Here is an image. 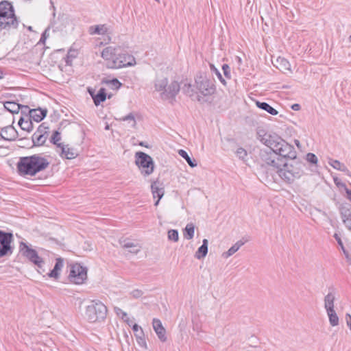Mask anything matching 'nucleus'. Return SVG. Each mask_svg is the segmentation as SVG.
<instances>
[{
	"label": "nucleus",
	"instance_id": "42",
	"mask_svg": "<svg viewBox=\"0 0 351 351\" xmlns=\"http://www.w3.org/2000/svg\"><path fill=\"white\" fill-rule=\"evenodd\" d=\"M334 182L337 186L343 187L346 193V198L351 202V190L347 188L346 184L337 182V179L335 178Z\"/></svg>",
	"mask_w": 351,
	"mask_h": 351
},
{
	"label": "nucleus",
	"instance_id": "47",
	"mask_svg": "<svg viewBox=\"0 0 351 351\" xmlns=\"http://www.w3.org/2000/svg\"><path fill=\"white\" fill-rule=\"evenodd\" d=\"M222 70H223V75H225V77L228 79H230L231 78L230 67L227 64H224L222 66Z\"/></svg>",
	"mask_w": 351,
	"mask_h": 351
},
{
	"label": "nucleus",
	"instance_id": "57",
	"mask_svg": "<svg viewBox=\"0 0 351 351\" xmlns=\"http://www.w3.org/2000/svg\"><path fill=\"white\" fill-rule=\"evenodd\" d=\"M140 328H141V327H140L137 324L134 323L132 326V330L134 331V332H138V330H140Z\"/></svg>",
	"mask_w": 351,
	"mask_h": 351
},
{
	"label": "nucleus",
	"instance_id": "45",
	"mask_svg": "<svg viewBox=\"0 0 351 351\" xmlns=\"http://www.w3.org/2000/svg\"><path fill=\"white\" fill-rule=\"evenodd\" d=\"M119 120H121L122 121H132L133 122V124H132L133 127H135V125L136 124L135 117H134L133 113H132V112L128 114L126 116H124V117L120 118Z\"/></svg>",
	"mask_w": 351,
	"mask_h": 351
},
{
	"label": "nucleus",
	"instance_id": "5",
	"mask_svg": "<svg viewBox=\"0 0 351 351\" xmlns=\"http://www.w3.org/2000/svg\"><path fill=\"white\" fill-rule=\"evenodd\" d=\"M19 21L15 15L11 3L7 1L0 2V29H16Z\"/></svg>",
	"mask_w": 351,
	"mask_h": 351
},
{
	"label": "nucleus",
	"instance_id": "27",
	"mask_svg": "<svg viewBox=\"0 0 351 351\" xmlns=\"http://www.w3.org/2000/svg\"><path fill=\"white\" fill-rule=\"evenodd\" d=\"M92 97L95 106H99L106 99V89L104 88H101L96 95H92Z\"/></svg>",
	"mask_w": 351,
	"mask_h": 351
},
{
	"label": "nucleus",
	"instance_id": "6",
	"mask_svg": "<svg viewBox=\"0 0 351 351\" xmlns=\"http://www.w3.org/2000/svg\"><path fill=\"white\" fill-rule=\"evenodd\" d=\"M107 307L99 300H93L86 308V317L90 323L104 321L107 315Z\"/></svg>",
	"mask_w": 351,
	"mask_h": 351
},
{
	"label": "nucleus",
	"instance_id": "55",
	"mask_svg": "<svg viewBox=\"0 0 351 351\" xmlns=\"http://www.w3.org/2000/svg\"><path fill=\"white\" fill-rule=\"evenodd\" d=\"M346 319L347 325L348 326V327L350 328V329L351 330V315L349 313H347L346 315Z\"/></svg>",
	"mask_w": 351,
	"mask_h": 351
},
{
	"label": "nucleus",
	"instance_id": "25",
	"mask_svg": "<svg viewBox=\"0 0 351 351\" xmlns=\"http://www.w3.org/2000/svg\"><path fill=\"white\" fill-rule=\"evenodd\" d=\"M256 105L258 108L267 112L271 115H277L278 114V111L267 102L256 101Z\"/></svg>",
	"mask_w": 351,
	"mask_h": 351
},
{
	"label": "nucleus",
	"instance_id": "23",
	"mask_svg": "<svg viewBox=\"0 0 351 351\" xmlns=\"http://www.w3.org/2000/svg\"><path fill=\"white\" fill-rule=\"evenodd\" d=\"M276 66L283 73L291 70V64L285 58L278 57L276 60Z\"/></svg>",
	"mask_w": 351,
	"mask_h": 351
},
{
	"label": "nucleus",
	"instance_id": "20",
	"mask_svg": "<svg viewBox=\"0 0 351 351\" xmlns=\"http://www.w3.org/2000/svg\"><path fill=\"white\" fill-rule=\"evenodd\" d=\"M63 267V259L60 257L56 259V264L52 270L48 273V276L57 279L59 277V272Z\"/></svg>",
	"mask_w": 351,
	"mask_h": 351
},
{
	"label": "nucleus",
	"instance_id": "33",
	"mask_svg": "<svg viewBox=\"0 0 351 351\" xmlns=\"http://www.w3.org/2000/svg\"><path fill=\"white\" fill-rule=\"evenodd\" d=\"M244 244V242L242 241H237L235 244H234L227 252L223 254V256L225 258H228L229 256L233 255L235 252H237L239 248Z\"/></svg>",
	"mask_w": 351,
	"mask_h": 351
},
{
	"label": "nucleus",
	"instance_id": "56",
	"mask_svg": "<svg viewBox=\"0 0 351 351\" xmlns=\"http://www.w3.org/2000/svg\"><path fill=\"white\" fill-rule=\"evenodd\" d=\"M134 335H135L136 339L138 338H141L142 337H144V333H143V329L140 328V330H138V332H135Z\"/></svg>",
	"mask_w": 351,
	"mask_h": 351
},
{
	"label": "nucleus",
	"instance_id": "62",
	"mask_svg": "<svg viewBox=\"0 0 351 351\" xmlns=\"http://www.w3.org/2000/svg\"><path fill=\"white\" fill-rule=\"evenodd\" d=\"M197 100L199 102H203L204 98L202 96L197 95Z\"/></svg>",
	"mask_w": 351,
	"mask_h": 351
},
{
	"label": "nucleus",
	"instance_id": "10",
	"mask_svg": "<svg viewBox=\"0 0 351 351\" xmlns=\"http://www.w3.org/2000/svg\"><path fill=\"white\" fill-rule=\"evenodd\" d=\"M13 240V234L0 230V257L12 254V248L11 243Z\"/></svg>",
	"mask_w": 351,
	"mask_h": 351
},
{
	"label": "nucleus",
	"instance_id": "30",
	"mask_svg": "<svg viewBox=\"0 0 351 351\" xmlns=\"http://www.w3.org/2000/svg\"><path fill=\"white\" fill-rule=\"evenodd\" d=\"M3 105L5 110L12 114L18 113L21 109V105L14 101H5Z\"/></svg>",
	"mask_w": 351,
	"mask_h": 351
},
{
	"label": "nucleus",
	"instance_id": "51",
	"mask_svg": "<svg viewBox=\"0 0 351 351\" xmlns=\"http://www.w3.org/2000/svg\"><path fill=\"white\" fill-rule=\"evenodd\" d=\"M136 341H137L138 344L141 347L147 348V343H146V341H145L144 337L137 339Z\"/></svg>",
	"mask_w": 351,
	"mask_h": 351
},
{
	"label": "nucleus",
	"instance_id": "31",
	"mask_svg": "<svg viewBox=\"0 0 351 351\" xmlns=\"http://www.w3.org/2000/svg\"><path fill=\"white\" fill-rule=\"evenodd\" d=\"M101 82L102 84H105L108 85L109 87H110L112 89L114 90H118L122 86V84L117 78H113L112 80L104 78Z\"/></svg>",
	"mask_w": 351,
	"mask_h": 351
},
{
	"label": "nucleus",
	"instance_id": "49",
	"mask_svg": "<svg viewBox=\"0 0 351 351\" xmlns=\"http://www.w3.org/2000/svg\"><path fill=\"white\" fill-rule=\"evenodd\" d=\"M130 295L132 298L137 299L141 298L143 295V291L141 289H134L130 292Z\"/></svg>",
	"mask_w": 351,
	"mask_h": 351
},
{
	"label": "nucleus",
	"instance_id": "9",
	"mask_svg": "<svg viewBox=\"0 0 351 351\" xmlns=\"http://www.w3.org/2000/svg\"><path fill=\"white\" fill-rule=\"evenodd\" d=\"M87 268L80 263H74L71 265L69 280L75 285H82L87 279Z\"/></svg>",
	"mask_w": 351,
	"mask_h": 351
},
{
	"label": "nucleus",
	"instance_id": "12",
	"mask_svg": "<svg viewBox=\"0 0 351 351\" xmlns=\"http://www.w3.org/2000/svg\"><path fill=\"white\" fill-rule=\"evenodd\" d=\"M180 90V84L177 81H173L165 91L162 92L160 97L162 99H174Z\"/></svg>",
	"mask_w": 351,
	"mask_h": 351
},
{
	"label": "nucleus",
	"instance_id": "54",
	"mask_svg": "<svg viewBox=\"0 0 351 351\" xmlns=\"http://www.w3.org/2000/svg\"><path fill=\"white\" fill-rule=\"evenodd\" d=\"M341 215H342V219L343 220L344 219H346V218H351V213L349 210H346L345 212H342L341 213Z\"/></svg>",
	"mask_w": 351,
	"mask_h": 351
},
{
	"label": "nucleus",
	"instance_id": "52",
	"mask_svg": "<svg viewBox=\"0 0 351 351\" xmlns=\"http://www.w3.org/2000/svg\"><path fill=\"white\" fill-rule=\"evenodd\" d=\"M51 242L54 243L56 245H60V242L56 239L51 237H48L47 235H45V242Z\"/></svg>",
	"mask_w": 351,
	"mask_h": 351
},
{
	"label": "nucleus",
	"instance_id": "22",
	"mask_svg": "<svg viewBox=\"0 0 351 351\" xmlns=\"http://www.w3.org/2000/svg\"><path fill=\"white\" fill-rule=\"evenodd\" d=\"M121 243L123 248L128 249V252L132 254H136L141 250V247L137 243L128 240H124Z\"/></svg>",
	"mask_w": 351,
	"mask_h": 351
},
{
	"label": "nucleus",
	"instance_id": "39",
	"mask_svg": "<svg viewBox=\"0 0 351 351\" xmlns=\"http://www.w3.org/2000/svg\"><path fill=\"white\" fill-rule=\"evenodd\" d=\"M64 52L63 50H58L52 53H51L49 56V61H51L55 64L58 63L59 60H61V56Z\"/></svg>",
	"mask_w": 351,
	"mask_h": 351
},
{
	"label": "nucleus",
	"instance_id": "14",
	"mask_svg": "<svg viewBox=\"0 0 351 351\" xmlns=\"http://www.w3.org/2000/svg\"><path fill=\"white\" fill-rule=\"evenodd\" d=\"M152 325L158 339L162 342H165L167 341L166 330L163 327L161 321L157 318H154Z\"/></svg>",
	"mask_w": 351,
	"mask_h": 351
},
{
	"label": "nucleus",
	"instance_id": "46",
	"mask_svg": "<svg viewBox=\"0 0 351 351\" xmlns=\"http://www.w3.org/2000/svg\"><path fill=\"white\" fill-rule=\"evenodd\" d=\"M306 160L311 164H317V157L313 153L307 154Z\"/></svg>",
	"mask_w": 351,
	"mask_h": 351
},
{
	"label": "nucleus",
	"instance_id": "17",
	"mask_svg": "<svg viewBox=\"0 0 351 351\" xmlns=\"http://www.w3.org/2000/svg\"><path fill=\"white\" fill-rule=\"evenodd\" d=\"M44 123H41L37 131L32 135V142L34 146H40L44 145Z\"/></svg>",
	"mask_w": 351,
	"mask_h": 351
},
{
	"label": "nucleus",
	"instance_id": "15",
	"mask_svg": "<svg viewBox=\"0 0 351 351\" xmlns=\"http://www.w3.org/2000/svg\"><path fill=\"white\" fill-rule=\"evenodd\" d=\"M57 152L60 154V156L62 158L66 159H73L77 156V154L75 152L74 149L69 147L68 145H64V146L58 145V149H57Z\"/></svg>",
	"mask_w": 351,
	"mask_h": 351
},
{
	"label": "nucleus",
	"instance_id": "43",
	"mask_svg": "<svg viewBox=\"0 0 351 351\" xmlns=\"http://www.w3.org/2000/svg\"><path fill=\"white\" fill-rule=\"evenodd\" d=\"M182 91L186 95L189 97H192L194 94V90L192 88V86L191 84H186L182 88Z\"/></svg>",
	"mask_w": 351,
	"mask_h": 351
},
{
	"label": "nucleus",
	"instance_id": "24",
	"mask_svg": "<svg viewBox=\"0 0 351 351\" xmlns=\"http://www.w3.org/2000/svg\"><path fill=\"white\" fill-rule=\"evenodd\" d=\"M50 4H51V5H50L49 10H51V14L53 16V19L50 20L49 25H48V27L47 28H45V40H47V38L48 37V31H49L50 29H53V31L55 32L54 28H58L57 27H56V21L55 19L56 12H55V7L53 5V2L52 1V0H50Z\"/></svg>",
	"mask_w": 351,
	"mask_h": 351
},
{
	"label": "nucleus",
	"instance_id": "44",
	"mask_svg": "<svg viewBox=\"0 0 351 351\" xmlns=\"http://www.w3.org/2000/svg\"><path fill=\"white\" fill-rule=\"evenodd\" d=\"M236 154L239 157V159L244 160L247 155V151L244 148L239 147L237 149Z\"/></svg>",
	"mask_w": 351,
	"mask_h": 351
},
{
	"label": "nucleus",
	"instance_id": "7",
	"mask_svg": "<svg viewBox=\"0 0 351 351\" xmlns=\"http://www.w3.org/2000/svg\"><path fill=\"white\" fill-rule=\"evenodd\" d=\"M195 84L196 89L204 96H210L216 91L214 81L206 73H198L195 77Z\"/></svg>",
	"mask_w": 351,
	"mask_h": 351
},
{
	"label": "nucleus",
	"instance_id": "11",
	"mask_svg": "<svg viewBox=\"0 0 351 351\" xmlns=\"http://www.w3.org/2000/svg\"><path fill=\"white\" fill-rule=\"evenodd\" d=\"M19 249L21 254L26 257L31 262L40 267V265L43 263V260L38 256L37 252L29 247L25 243L21 242L19 245Z\"/></svg>",
	"mask_w": 351,
	"mask_h": 351
},
{
	"label": "nucleus",
	"instance_id": "40",
	"mask_svg": "<svg viewBox=\"0 0 351 351\" xmlns=\"http://www.w3.org/2000/svg\"><path fill=\"white\" fill-rule=\"evenodd\" d=\"M210 71L213 73H215L217 77H218V79L219 80V81L221 82V83L224 85V86H226V81L225 80V79L222 77L220 71L215 66L214 64H210Z\"/></svg>",
	"mask_w": 351,
	"mask_h": 351
},
{
	"label": "nucleus",
	"instance_id": "34",
	"mask_svg": "<svg viewBox=\"0 0 351 351\" xmlns=\"http://www.w3.org/2000/svg\"><path fill=\"white\" fill-rule=\"evenodd\" d=\"M50 143L56 145V150L58 149V145L60 146H64V144L62 143H60L61 141V134L58 130H55L53 132L52 136L50 138Z\"/></svg>",
	"mask_w": 351,
	"mask_h": 351
},
{
	"label": "nucleus",
	"instance_id": "18",
	"mask_svg": "<svg viewBox=\"0 0 351 351\" xmlns=\"http://www.w3.org/2000/svg\"><path fill=\"white\" fill-rule=\"evenodd\" d=\"M28 117L32 121H34L36 123H39L44 119V109L39 108L29 110Z\"/></svg>",
	"mask_w": 351,
	"mask_h": 351
},
{
	"label": "nucleus",
	"instance_id": "1",
	"mask_svg": "<svg viewBox=\"0 0 351 351\" xmlns=\"http://www.w3.org/2000/svg\"><path fill=\"white\" fill-rule=\"evenodd\" d=\"M257 138L267 148L259 152V161L262 167L278 173L283 162L295 158V147L276 134H269L261 130L257 132Z\"/></svg>",
	"mask_w": 351,
	"mask_h": 351
},
{
	"label": "nucleus",
	"instance_id": "53",
	"mask_svg": "<svg viewBox=\"0 0 351 351\" xmlns=\"http://www.w3.org/2000/svg\"><path fill=\"white\" fill-rule=\"evenodd\" d=\"M343 223L348 228V229L351 232V218H346L343 219Z\"/></svg>",
	"mask_w": 351,
	"mask_h": 351
},
{
	"label": "nucleus",
	"instance_id": "16",
	"mask_svg": "<svg viewBox=\"0 0 351 351\" xmlns=\"http://www.w3.org/2000/svg\"><path fill=\"white\" fill-rule=\"evenodd\" d=\"M16 134L17 132L13 127L8 126L1 130L0 138L8 141H12L16 138Z\"/></svg>",
	"mask_w": 351,
	"mask_h": 351
},
{
	"label": "nucleus",
	"instance_id": "29",
	"mask_svg": "<svg viewBox=\"0 0 351 351\" xmlns=\"http://www.w3.org/2000/svg\"><path fill=\"white\" fill-rule=\"evenodd\" d=\"M168 85V79L167 77L158 78L155 82V89L158 92H163Z\"/></svg>",
	"mask_w": 351,
	"mask_h": 351
},
{
	"label": "nucleus",
	"instance_id": "48",
	"mask_svg": "<svg viewBox=\"0 0 351 351\" xmlns=\"http://www.w3.org/2000/svg\"><path fill=\"white\" fill-rule=\"evenodd\" d=\"M335 237L338 243V244L341 246V248L343 252V254H345V256H346V258H348V251L345 249L344 246H343V242L341 241V239L338 237V235L337 234H335Z\"/></svg>",
	"mask_w": 351,
	"mask_h": 351
},
{
	"label": "nucleus",
	"instance_id": "50",
	"mask_svg": "<svg viewBox=\"0 0 351 351\" xmlns=\"http://www.w3.org/2000/svg\"><path fill=\"white\" fill-rule=\"evenodd\" d=\"M114 311L123 320L128 317V314L120 308L115 307Z\"/></svg>",
	"mask_w": 351,
	"mask_h": 351
},
{
	"label": "nucleus",
	"instance_id": "13",
	"mask_svg": "<svg viewBox=\"0 0 351 351\" xmlns=\"http://www.w3.org/2000/svg\"><path fill=\"white\" fill-rule=\"evenodd\" d=\"M151 190L154 198L158 197V199L154 203V205L157 206L165 194V189L162 186V184H160L158 180L153 182L151 184Z\"/></svg>",
	"mask_w": 351,
	"mask_h": 351
},
{
	"label": "nucleus",
	"instance_id": "28",
	"mask_svg": "<svg viewBox=\"0 0 351 351\" xmlns=\"http://www.w3.org/2000/svg\"><path fill=\"white\" fill-rule=\"evenodd\" d=\"M328 164L332 167L334 169L343 171L346 173L347 175H348L349 170L347 168V167L343 164L341 163L340 161L337 160H334L332 158H330L328 160Z\"/></svg>",
	"mask_w": 351,
	"mask_h": 351
},
{
	"label": "nucleus",
	"instance_id": "4",
	"mask_svg": "<svg viewBox=\"0 0 351 351\" xmlns=\"http://www.w3.org/2000/svg\"><path fill=\"white\" fill-rule=\"evenodd\" d=\"M16 169L21 176H34L44 169V157L38 154L21 157Z\"/></svg>",
	"mask_w": 351,
	"mask_h": 351
},
{
	"label": "nucleus",
	"instance_id": "26",
	"mask_svg": "<svg viewBox=\"0 0 351 351\" xmlns=\"http://www.w3.org/2000/svg\"><path fill=\"white\" fill-rule=\"evenodd\" d=\"M21 130L29 132L32 130L33 124L31 119L26 115V117H21L18 123Z\"/></svg>",
	"mask_w": 351,
	"mask_h": 351
},
{
	"label": "nucleus",
	"instance_id": "38",
	"mask_svg": "<svg viewBox=\"0 0 351 351\" xmlns=\"http://www.w3.org/2000/svg\"><path fill=\"white\" fill-rule=\"evenodd\" d=\"M328 318H329V322L331 326H335L339 324V317L335 312V310L327 312Z\"/></svg>",
	"mask_w": 351,
	"mask_h": 351
},
{
	"label": "nucleus",
	"instance_id": "2",
	"mask_svg": "<svg viewBox=\"0 0 351 351\" xmlns=\"http://www.w3.org/2000/svg\"><path fill=\"white\" fill-rule=\"evenodd\" d=\"M101 57L107 61L106 66L109 69H120L136 64L135 58L120 46L106 47L101 52Z\"/></svg>",
	"mask_w": 351,
	"mask_h": 351
},
{
	"label": "nucleus",
	"instance_id": "3",
	"mask_svg": "<svg viewBox=\"0 0 351 351\" xmlns=\"http://www.w3.org/2000/svg\"><path fill=\"white\" fill-rule=\"evenodd\" d=\"M306 163L295 158L284 160L278 171V176L286 182L291 183L300 178L304 173Z\"/></svg>",
	"mask_w": 351,
	"mask_h": 351
},
{
	"label": "nucleus",
	"instance_id": "19",
	"mask_svg": "<svg viewBox=\"0 0 351 351\" xmlns=\"http://www.w3.org/2000/svg\"><path fill=\"white\" fill-rule=\"evenodd\" d=\"M78 51L75 49L71 48L66 56L63 53L61 56V60H64L67 66H71L73 60L78 56Z\"/></svg>",
	"mask_w": 351,
	"mask_h": 351
},
{
	"label": "nucleus",
	"instance_id": "63",
	"mask_svg": "<svg viewBox=\"0 0 351 351\" xmlns=\"http://www.w3.org/2000/svg\"><path fill=\"white\" fill-rule=\"evenodd\" d=\"M139 145H141L142 147H149V146L147 145H146L145 143L143 141L140 142Z\"/></svg>",
	"mask_w": 351,
	"mask_h": 351
},
{
	"label": "nucleus",
	"instance_id": "58",
	"mask_svg": "<svg viewBox=\"0 0 351 351\" xmlns=\"http://www.w3.org/2000/svg\"><path fill=\"white\" fill-rule=\"evenodd\" d=\"M124 322H126L128 324V325L130 327H132V326L134 324L133 323V320L132 319H130L128 317H127L126 318H125L124 319Z\"/></svg>",
	"mask_w": 351,
	"mask_h": 351
},
{
	"label": "nucleus",
	"instance_id": "64",
	"mask_svg": "<svg viewBox=\"0 0 351 351\" xmlns=\"http://www.w3.org/2000/svg\"><path fill=\"white\" fill-rule=\"evenodd\" d=\"M3 77V73L1 71H0V79H2Z\"/></svg>",
	"mask_w": 351,
	"mask_h": 351
},
{
	"label": "nucleus",
	"instance_id": "59",
	"mask_svg": "<svg viewBox=\"0 0 351 351\" xmlns=\"http://www.w3.org/2000/svg\"><path fill=\"white\" fill-rule=\"evenodd\" d=\"M21 112L23 113H26L27 111L29 112V110H31L29 108V107L27 106H21Z\"/></svg>",
	"mask_w": 351,
	"mask_h": 351
},
{
	"label": "nucleus",
	"instance_id": "37",
	"mask_svg": "<svg viewBox=\"0 0 351 351\" xmlns=\"http://www.w3.org/2000/svg\"><path fill=\"white\" fill-rule=\"evenodd\" d=\"M89 33L91 35L93 34H104L106 32V28L104 25H95V26H90L89 27Z\"/></svg>",
	"mask_w": 351,
	"mask_h": 351
},
{
	"label": "nucleus",
	"instance_id": "61",
	"mask_svg": "<svg viewBox=\"0 0 351 351\" xmlns=\"http://www.w3.org/2000/svg\"><path fill=\"white\" fill-rule=\"evenodd\" d=\"M38 43L44 44V32L43 33H41V34H40V38Z\"/></svg>",
	"mask_w": 351,
	"mask_h": 351
},
{
	"label": "nucleus",
	"instance_id": "41",
	"mask_svg": "<svg viewBox=\"0 0 351 351\" xmlns=\"http://www.w3.org/2000/svg\"><path fill=\"white\" fill-rule=\"evenodd\" d=\"M168 239L174 242H177L179 239V233L177 230L171 229L168 231Z\"/></svg>",
	"mask_w": 351,
	"mask_h": 351
},
{
	"label": "nucleus",
	"instance_id": "60",
	"mask_svg": "<svg viewBox=\"0 0 351 351\" xmlns=\"http://www.w3.org/2000/svg\"><path fill=\"white\" fill-rule=\"evenodd\" d=\"M291 108L293 110H295V111H298L299 110H300V105L298 104H294L291 106Z\"/></svg>",
	"mask_w": 351,
	"mask_h": 351
},
{
	"label": "nucleus",
	"instance_id": "35",
	"mask_svg": "<svg viewBox=\"0 0 351 351\" xmlns=\"http://www.w3.org/2000/svg\"><path fill=\"white\" fill-rule=\"evenodd\" d=\"M334 300L335 297L331 293H328L325 296V308L327 312L334 310Z\"/></svg>",
	"mask_w": 351,
	"mask_h": 351
},
{
	"label": "nucleus",
	"instance_id": "21",
	"mask_svg": "<svg viewBox=\"0 0 351 351\" xmlns=\"http://www.w3.org/2000/svg\"><path fill=\"white\" fill-rule=\"evenodd\" d=\"M208 241L206 239H204L202 241V244L200 247H198L197 252L195 254V257L200 260L204 258L208 254Z\"/></svg>",
	"mask_w": 351,
	"mask_h": 351
},
{
	"label": "nucleus",
	"instance_id": "36",
	"mask_svg": "<svg viewBox=\"0 0 351 351\" xmlns=\"http://www.w3.org/2000/svg\"><path fill=\"white\" fill-rule=\"evenodd\" d=\"M195 227L193 223H189L186 226L183 231L185 239L190 240L194 237Z\"/></svg>",
	"mask_w": 351,
	"mask_h": 351
},
{
	"label": "nucleus",
	"instance_id": "32",
	"mask_svg": "<svg viewBox=\"0 0 351 351\" xmlns=\"http://www.w3.org/2000/svg\"><path fill=\"white\" fill-rule=\"evenodd\" d=\"M178 154L182 158L185 159L191 167H195L197 165L196 160L194 158H191L185 150L180 149L178 150Z\"/></svg>",
	"mask_w": 351,
	"mask_h": 351
},
{
	"label": "nucleus",
	"instance_id": "8",
	"mask_svg": "<svg viewBox=\"0 0 351 351\" xmlns=\"http://www.w3.org/2000/svg\"><path fill=\"white\" fill-rule=\"evenodd\" d=\"M134 157L135 164L143 176H148L154 172V162L149 155L143 152H137Z\"/></svg>",
	"mask_w": 351,
	"mask_h": 351
}]
</instances>
